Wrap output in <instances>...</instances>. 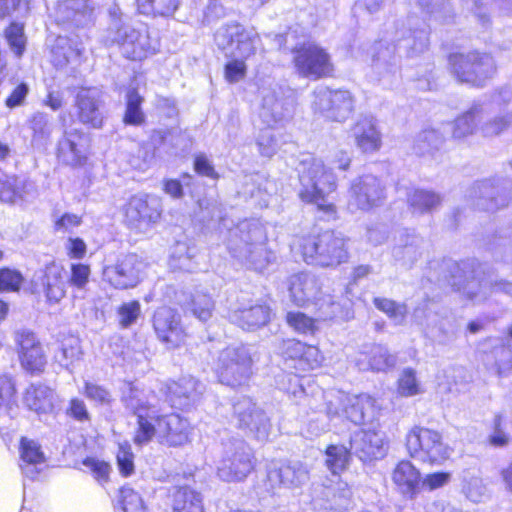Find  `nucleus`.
Listing matches in <instances>:
<instances>
[{
  "label": "nucleus",
  "mask_w": 512,
  "mask_h": 512,
  "mask_svg": "<svg viewBox=\"0 0 512 512\" xmlns=\"http://www.w3.org/2000/svg\"><path fill=\"white\" fill-rule=\"evenodd\" d=\"M155 395L129 384L124 391L123 401L137 417L134 443L142 446L156 437L159 443L168 446H182L189 441L190 424L179 414L158 415Z\"/></svg>",
  "instance_id": "f257e3e1"
},
{
  "label": "nucleus",
  "mask_w": 512,
  "mask_h": 512,
  "mask_svg": "<svg viewBox=\"0 0 512 512\" xmlns=\"http://www.w3.org/2000/svg\"><path fill=\"white\" fill-rule=\"evenodd\" d=\"M428 29L423 21L416 16H409L397 26L394 44L378 42L373 48L372 67L382 78L390 80L399 72V55L403 52L407 57H416L428 49Z\"/></svg>",
  "instance_id": "f03ea898"
},
{
  "label": "nucleus",
  "mask_w": 512,
  "mask_h": 512,
  "mask_svg": "<svg viewBox=\"0 0 512 512\" xmlns=\"http://www.w3.org/2000/svg\"><path fill=\"white\" fill-rule=\"evenodd\" d=\"M301 189L299 197L308 203H314L319 210L333 213L334 205L327 196L337 188V180L323 161L311 155H304L297 166Z\"/></svg>",
  "instance_id": "7ed1b4c3"
},
{
  "label": "nucleus",
  "mask_w": 512,
  "mask_h": 512,
  "mask_svg": "<svg viewBox=\"0 0 512 512\" xmlns=\"http://www.w3.org/2000/svg\"><path fill=\"white\" fill-rule=\"evenodd\" d=\"M266 240V232L260 223L244 221L231 231L228 248L234 257L261 271L273 257L266 247Z\"/></svg>",
  "instance_id": "20e7f679"
},
{
  "label": "nucleus",
  "mask_w": 512,
  "mask_h": 512,
  "mask_svg": "<svg viewBox=\"0 0 512 512\" xmlns=\"http://www.w3.org/2000/svg\"><path fill=\"white\" fill-rule=\"evenodd\" d=\"M106 42L117 45L125 58L135 61L143 60L158 50V41L151 38L147 28H136L121 17L112 20Z\"/></svg>",
  "instance_id": "39448f33"
},
{
  "label": "nucleus",
  "mask_w": 512,
  "mask_h": 512,
  "mask_svg": "<svg viewBox=\"0 0 512 512\" xmlns=\"http://www.w3.org/2000/svg\"><path fill=\"white\" fill-rule=\"evenodd\" d=\"M299 249L307 263L323 267L337 266L348 259L346 239L330 230L302 238Z\"/></svg>",
  "instance_id": "423d86ee"
},
{
  "label": "nucleus",
  "mask_w": 512,
  "mask_h": 512,
  "mask_svg": "<svg viewBox=\"0 0 512 512\" xmlns=\"http://www.w3.org/2000/svg\"><path fill=\"white\" fill-rule=\"evenodd\" d=\"M406 447L412 458L432 465L443 464L453 452L438 431L419 426L408 432Z\"/></svg>",
  "instance_id": "0eeeda50"
},
{
  "label": "nucleus",
  "mask_w": 512,
  "mask_h": 512,
  "mask_svg": "<svg viewBox=\"0 0 512 512\" xmlns=\"http://www.w3.org/2000/svg\"><path fill=\"white\" fill-rule=\"evenodd\" d=\"M449 63L456 78L472 86H483L495 71L493 57L488 53L471 51L467 54H452Z\"/></svg>",
  "instance_id": "6e6552de"
},
{
  "label": "nucleus",
  "mask_w": 512,
  "mask_h": 512,
  "mask_svg": "<svg viewBox=\"0 0 512 512\" xmlns=\"http://www.w3.org/2000/svg\"><path fill=\"white\" fill-rule=\"evenodd\" d=\"M222 445V454L217 464L218 476L227 482L245 479L253 469L251 448L240 439H230Z\"/></svg>",
  "instance_id": "1a4fd4ad"
},
{
  "label": "nucleus",
  "mask_w": 512,
  "mask_h": 512,
  "mask_svg": "<svg viewBox=\"0 0 512 512\" xmlns=\"http://www.w3.org/2000/svg\"><path fill=\"white\" fill-rule=\"evenodd\" d=\"M292 62L296 72L304 78L318 80L330 76L333 63L330 54L320 45L307 42L292 50Z\"/></svg>",
  "instance_id": "9d476101"
},
{
  "label": "nucleus",
  "mask_w": 512,
  "mask_h": 512,
  "mask_svg": "<svg viewBox=\"0 0 512 512\" xmlns=\"http://www.w3.org/2000/svg\"><path fill=\"white\" fill-rule=\"evenodd\" d=\"M217 375L221 383L238 387L246 384L252 375V359L244 347H228L218 358Z\"/></svg>",
  "instance_id": "9b49d317"
},
{
  "label": "nucleus",
  "mask_w": 512,
  "mask_h": 512,
  "mask_svg": "<svg viewBox=\"0 0 512 512\" xmlns=\"http://www.w3.org/2000/svg\"><path fill=\"white\" fill-rule=\"evenodd\" d=\"M354 98L348 90L317 87L313 92L312 109L315 114L332 120L345 121L352 113Z\"/></svg>",
  "instance_id": "f8f14e48"
},
{
  "label": "nucleus",
  "mask_w": 512,
  "mask_h": 512,
  "mask_svg": "<svg viewBox=\"0 0 512 512\" xmlns=\"http://www.w3.org/2000/svg\"><path fill=\"white\" fill-rule=\"evenodd\" d=\"M215 43L226 55L248 59L256 52L259 36L237 23L221 26L215 33Z\"/></svg>",
  "instance_id": "ddd939ff"
},
{
  "label": "nucleus",
  "mask_w": 512,
  "mask_h": 512,
  "mask_svg": "<svg viewBox=\"0 0 512 512\" xmlns=\"http://www.w3.org/2000/svg\"><path fill=\"white\" fill-rule=\"evenodd\" d=\"M289 116L290 111L284 107L283 102L276 99L273 95L263 98L259 117L267 127L262 129L257 137V145L261 155L272 157L277 152L279 141L272 128Z\"/></svg>",
  "instance_id": "4468645a"
},
{
  "label": "nucleus",
  "mask_w": 512,
  "mask_h": 512,
  "mask_svg": "<svg viewBox=\"0 0 512 512\" xmlns=\"http://www.w3.org/2000/svg\"><path fill=\"white\" fill-rule=\"evenodd\" d=\"M267 480L272 488L298 490L309 482L310 468L299 460L272 462L267 470Z\"/></svg>",
  "instance_id": "2eb2a0df"
},
{
  "label": "nucleus",
  "mask_w": 512,
  "mask_h": 512,
  "mask_svg": "<svg viewBox=\"0 0 512 512\" xmlns=\"http://www.w3.org/2000/svg\"><path fill=\"white\" fill-rule=\"evenodd\" d=\"M234 415L240 429L258 441L268 440L272 429L270 419L250 398H242L234 404Z\"/></svg>",
  "instance_id": "dca6fc26"
},
{
  "label": "nucleus",
  "mask_w": 512,
  "mask_h": 512,
  "mask_svg": "<svg viewBox=\"0 0 512 512\" xmlns=\"http://www.w3.org/2000/svg\"><path fill=\"white\" fill-rule=\"evenodd\" d=\"M143 268L144 263L136 254H127L104 267L103 279L116 289L134 288L141 280Z\"/></svg>",
  "instance_id": "f3484780"
},
{
  "label": "nucleus",
  "mask_w": 512,
  "mask_h": 512,
  "mask_svg": "<svg viewBox=\"0 0 512 512\" xmlns=\"http://www.w3.org/2000/svg\"><path fill=\"white\" fill-rule=\"evenodd\" d=\"M385 199V187L373 175H364L352 182L349 191L348 208L354 212L366 211L380 205Z\"/></svg>",
  "instance_id": "a211bd4d"
},
{
  "label": "nucleus",
  "mask_w": 512,
  "mask_h": 512,
  "mask_svg": "<svg viewBox=\"0 0 512 512\" xmlns=\"http://www.w3.org/2000/svg\"><path fill=\"white\" fill-rule=\"evenodd\" d=\"M153 328L158 339L168 348H176L185 342L186 330L177 310L162 306L153 316Z\"/></svg>",
  "instance_id": "6ab92c4d"
},
{
  "label": "nucleus",
  "mask_w": 512,
  "mask_h": 512,
  "mask_svg": "<svg viewBox=\"0 0 512 512\" xmlns=\"http://www.w3.org/2000/svg\"><path fill=\"white\" fill-rule=\"evenodd\" d=\"M474 267V261L462 262L458 268L463 271L466 283L463 285V291L472 300H482L488 295V292L497 293L504 292L512 296V283L504 281H496L493 278L478 279L479 270H470Z\"/></svg>",
  "instance_id": "aec40b11"
},
{
  "label": "nucleus",
  "mask_w": 512,
  "mask_h": 512,
  "mask_svg": "<svg viewBox=\"0 0 512 512\" xmlns=\"http://www.w3.org/2000/svg\"><path fill=\"white\" fill-rule=\"evenodd\" d=\"M160 215L155 201H148L146 196H133L126 205L127 224L140 232H146L151 224L158 221Z\"/></svg>",
  "instance_id": "412c9836"
},
{
  "label": "nucleus",
  "mask_w": 512,
  "mask_h": 512,
  "mask_svg": "<svg viewBox=\"0 0 512 512\" xmlns=\"http://www.w3.org/2000/svg\"><path fill=\"white\" fill-rule=\"evenodd\" d=\"M102 100L99 89L81 88L75 97V107L79 121L92 128H100L103 123Z\"/></svg>",
  "instance_id": "4be33fe9"
},
{
  "label": "nucleus",
  "mask_w": 512,
  "mask_h": 512,
  "mask_svg": "<svg viewBox=\"0 0 512 512\" xmlns=\"http://www.w3.org/2000/svg\"><path fill=\"white\" fill-rule=\"evenodd\" d=\"M477 193V206L490 212L507 207L511 199L510 185L507 181H482L477 185Z\"/></svg>",
  "instance_id": "5701e85b"
},
{
  "label": "nucleus",
  "mask_w": 512,
  "mask_h": 512,
  "mask_svg": "<svg viewBox=\"0 0 512 512\" xmlns=\"http://www.w3.org/2000/svg\"><path fill=\"white\" fill-rule=\"evenodd\" d=\"M57 157L69 166L82 165L86 159L84 133L76 128L65 130L57 145Z\"/></svg>",
  "instance_id": "b1692460"
},
{
  "label": "nucleus",
  "mask_w": 512,
  "mask_h": 512,
  "mask_svg": "<svg viewBox=\"0 0 512 512\" xmlns=\"http://www.w3.org/2000/svg\"><path fill=\"white\" fill-rule=\"evenodd\" d=\"M351 449L362 460L370 461L384 455V434L376 430L356 432L350 441Z\"/></svg>",
  "instance_id": "393cba45"
},
{
  "label": "nucleus",
  "mask_w": 512,
  "mask_h": 512,
  "mask_svg": "<svg viewBox=\"0 0 512 512\" xmlns=\"http://www.w3.org/2000/svg\"><path fill=\"white\" fill-rule=\"evenodd\" d=\"M41 285L50 302H59L66 295L68 273L64 266L55 261L46 264L41 277Z\"/></svg>",
  "instance_id": "a878e982"
},
{
  "label": "nucleus",
  "mask_w": 512,
  "mask_h": 512,
  "mask_svg": "<svg viewBox=\"0 0 512 512\" xmlns=\"http://www.w3.org/2000/svg\"><path fill=\"white\" fill-rule=\"evenodd\" d=\"M320 285L318 279L310 273L302 272L289 278V295L297 306H305L318 298Z\"/></svg>",
  "instance_id": "bb28decb"
},
{
  "label": "nucleus",
  "mask_w": 512,
  "mask_h": 512,
  "mask_svg": "<svg viewBox=\"0 0 512 512\" xmlns=\"http://www.w3.org/2000/svg\"><path fill=\"white\" fill-rule=\"evenodd\" d=\"M342 402V415L356 425L372 422L377 415L376 402L367 394L345 397Z\"/></svg>",
  "instance_id": "cd10ccee"
},
{
  "label": "nucleus",
  "mask_w": 512,
  "mask_h": 512,
  "mask_svg": "<svg viewBox=\"0 0 512 512\" xmlns=\"http://www.w3.org/2000/svg\"><path fill=\"white\" fill-rule=\"evenodd\" d=\"M272 317L271 308L263 303H255L234 310L232 321L244 330L253 331L266 326Z\"/></svg>",
  "instance_id": "c85d7f7f"
},
{
  "label": "nucleus",
  "mask_w": 512,
  "mask_h": 512,
  "mask_svg": "<svg viewBox=\"0 0 512 512\" xmlns=\"http://www.w3.org/2000/svg\"><path fill=\"white\" fill-rule=\"evenodd\" d=\"M201 388V383L195 378L183 377L167 385V397L172 406L184 408L199 398L202 393Z\"/></svg>",
  "instance_id": "c756f323"
},
{
  "label": "nucleus",
  "mask_w": 512,
  "mask_h": 512,
  "mask_svg": "<svg viewBox=\"0 0 512 512\" xmlns=\"http://www.w3.org/2000/svg\"><path fill=\"white\" fill-rule=\"evenodd\" d=\"M23 402L29 410L39 415L50 414L55 408L56 395L48 386L32 384L26 389Z\"/></svg>",
  "instance_id": "7c9ffc66"
},
{
  "label": "nucleus",
  "mask_w": 512,
  "mask_h": 512,
  "mask_svg": "<svg viewBox=\"0 0 512 512\" xmlns=\"http://www.w3.org/2000/svg\"><path fill=\"white\" fill-rule=\"evenodd\" d=\"M20 461L22 473L26 477L34 479L40 472L38 466L45 462L40 445L34 440L23 437L20 442Z\"/></svg>",
  "instance_id": "2f4dec72"
},
{
  "label": "nucleus",
  "mask_w": 512,
  "mask_h": 512,
  "mask_svg": "<svg viewBox=\"0 0 512 512\" xmlns=\"http://www.w3.org/2000/svg\"><path fill=\"white\" fill-rule=\"evenodd\" d=\"M15 392L12 378L7 375L0 376V429L8 428L11 420L17 415Z\"/></svg>",
  "instance_id": "473e14b6"
},
{
  "label": "nucleus",
  "mask_w": 512,
  "mask_h": 512,
  "mask_svg": "<svg viewBox=\"0 0 512 512\" xmlns=\"http://www.w3.org/2000/svg\"><path fill=\"white\" fill-rule=\"evenodd\" d=\"M460 490L463 496L473 502L481 503L489 497L487 484L477 470L467 469L460 474Z\"/></svg>",
  "instance_id": "72a5a7b5"
},
{
  "label": "nucleus",
  "mask_w": 512,
  "mask_h": 512,
  "mask_svg": "<svg viewBox=\"0 0 512 512\" xmlns=\"http://www.w3.org/2000/svg\"><path fill=\"white\" fill-rule=\"evenodd\" d=\"M486 106L484 102H475L466 112L457 117L453 123V138L463 139L472 135L486 111Z\"/></svg>",
  "instance_id": "f704fd0d"
},
{
  "label": "nucleus",
  "mask_w": 512,
  "mask_h": 512,
  "mask_svg": "<svg viewBox=\"0 0 512 512\" xmlns=\"http://www.w3.org/2000/svg\"><path fill=\"white\" fill-rule=\"evenodd\" d=\"M353 134L357 146L362 151L373 152L380 148L381 137L373 119L363 118L359 120L353 129Z\"/></svg>",
  "instance_id": "c9c22d12"
},
{
  "label": "nucleus",
  "mask_w": 512,
  "mask_h": 512,
  "mask_svg": "<svg viewBox=\"0 0 512 512\" xmlns=\"http://www.w3.org/2000/svg\"><path fill=\"white\" fill-rule=\"evenodd\" d=\"M407 201L414 214H424L433 211L442 201L441 196L430 190L411 189L407 193Z\"/></svg>",
  "instance_id": "e433bc0d"
},
{
  "label": "nucleus",
  "mask_w": 512,
  "mask_h": 512,
  "mask_svg": "<svg viewBox=\"0 0 512 512\" xmlns=\"http://www.w3.org/2000/svg\"><path fill=\"white\" fill-rule=\"evenodd\" d=\"M423 240L417 236L407 235L401 243L393 248V257L405 266H412L422 256Z\"/></svg>",
  "instance_id": "4c0bfd02"
},
{
  "label": "nucleus",
  "mask_w": 512,
  "mask_h": 512,
  "mask_svg": "<svg viewBox=\"0 0 512 512\" xmlns=\"http://www.w3.org/2000/svg\"><path fill=\"white\" fill-rule=\"evenodd\" d=\"M393 481L403 493H412L420 483V472L409 461H401L393 471Z\"/></svg>",
  "instance_id": "58836bf2"
},
{
  "label": "nucleus",
  "mask_w": 512,
  "mask_h": 512,
  "mask_svg": "<svg viewBox=\"0 0 512 512\" xmlns=\"http://www.w3.org/2000/svg\"><path fill=\"white\" fill-rule=\"evenodd\" d=\"M367 365L362 364V360H358L360 369H371L375 371H385L388 368L394 367L396 364V356L389 353L388 349L382 345L374 344L370 347Z\"/></svg>",
  "instance_id": "ea45409f"
},
{
  "label": "nucleus",
  "mask_w": 512,
  "mask_h": 512,
  "mask_svg": "<svg viewBox=\"0 0 512 512\" xmlns=\"http://www.w3.org/2000/svg\"><path fill=\"white\" fill-rule=\"evenodd\" d=\"M173 512H204L201 495L189 487H181L174 494Z\"/></svg>",
  "instance_id": "a19ab883"
},
{
  "label": "nucleus",
  "mask_w": 512,
  "mask_h": 512,
  "mask_svg": "<svg viewBox=\"0 0 512 512\" xmlns=\"http://www.w3.org/2000/svg\"><path fill=\"white\" fill-rule=\"evenodd\" d=\"M139 13L148 16L170 17L178 9L180 0H135Z\"/></svg>",
  "instance_id": "79ce46f5"
},
{
  "label": "nucleus",
  "mask_w": 512,
  "mask_h": 512,
  "mask_svg": "<svg viewBox=\"0 0 512 512\" xmlns=\"http://www.w3.org/2000/svg\"><path fill=\"white\" fill-rule=\"evenodd\" d=\"M196 256L195 247H189L186 243H177L170 259V266L174 269L193 272L198 267Z\"/></svg>",
  "instance_id": "37998d69"
},
{
  "label": "nucleus",
  "mask_w": 512,
  "mask_h": 512,
  "mask_svg": "<svg viewBox=\"0 0 512 512\" xmlns=\"http://www.w3.org/2000/svg\"><path fill=\"white\" fill-rule=\"evenodd\" d=\"M214 307L215 304L211 296L199 291L195 292L183 306L186 312H190L202 322L207 321L212 316Z\"/></svg>",
  "instance_id": "c03bdc74"
},
{
  "label": "nucleus",
  "mask_w": 512,
  "mask_h": 512,
  "mask_svg": "<svg viewBox=\"0 0 512 512\" xmlns=\"http://www.w3.org/2000/svg\"><path fill=\"white\" fill-rule=\"evenodd\" d=\"M144 98L139 92L131 88L126 93V109L123 121L127 125L140 126L145 122V114L142 110Z\"/></svg>",
  "instance_id": "a18cd8bd"
},
{
  "label": "nucleus",
  "mask_w": 512,
  "mask_h": 512,
  "mask_svg": "<svg viewBox=\"0 0 512 512\" xmlns=\"http://www.w3.org/2000/svg\"><path fill=\"white\" fill-rule=\"evenodd\" d=\"M417 4L430 17L440 22H448L454 16L450 0H417Z\"/></svg>",
  "instance_id": "49530a36"
},
{
  "label": "nucleus",
  "mask_w": 512,
  "mask_h": 512,
  "mask_svg": "<svg viewBox=\"0 0 512 512\" xmlns=\"http://www.w3.org/2000/svg\"><path fill=\"white\" fill-rule=\"evenodd\" d=\"M82 355L80 341L71 337L63 341L61 348L55 354L56 360L65 368H69L75 362L79 361Z\"/></svg>",
  "instance_id": "de8ad7c7"
},
{
  "label": "nucleus",
  "mask_w": 512,
  "mask_h": 512,
  "mask_svg": "<svg viewBox=\"0 0 512 512\" xmlns=\"http://www.w3.org/2000/svg\"><path fill=\"white\" fill-rule=\"evenodd\" d=\"M350 453L343 445H330L326 449V466L333 473L343 471L349 462Z\"/></svg>",
  "instance_id": "09e8293b"
},
{
  "label": "nucleus",
  "mask_w": 512,
  "mask_h": 512,
  "mask_svg": "<svg viewBox=\"0 0 512 512\" xmlns=\"http://www.w3.org/2000/svg\"><path fill=\"white\" fill-rule=\"evenodd\" d=\"M30 128L33 131L32 143L44 145L52 132L49 116L43 112L35 113L30 120Z\"/></svg>",
  "instance_id": "8fccbe9b"
},
{
  "label": "nucleus",
  "mask_w": 512,
  "mask_h": 512,
  "mask_svg": "<svg viewBox=\"0 0 512 512\" xmlns=\"http://www.w3.org/2000/svg\"><path fill=\"white\" fill-rule=\"evenodd\" d=\"M22 181L14 175L0 177V202L14 203L21 198Z\"/></svg>",
  "instance_id": "3c124183"
},
{
  "label": "nucleus",
  "mask_w": 512,
  "mask_h": 512,
  "mask_svg": "<svg viewBox=\"0 0 512 512\" xmlns=\"http://www.w3.org/2000/svg\"><path fill=\"white\" fill-rule=\"evenodd\" d=\"M511 440L508 430V422L502 414H497L493 418L492 431L489 434L488 442L494 447H506Z\"/></svg>",
  "instance_id": "603ef678"
},
{
  "label": "nucleus",
  "mask_w": 512,
  "mask_h": 512,
  "mask_svg": "<svg viewBox=\"0 0 512 512\" xmlns=\"http://www.w3.org/2000/svg\"><path fill=\"white\" fill-rule=\"evenodd\" d=\"M4 36L10 49L17 57H21L25 51L26 37L23 24L13 22L4 31Z\"/></svg>",
  "instance_id": "864d4df0"
},
{
  "label": "nucleus",
  "mask_w": 512,
  "mask_h": 512,
  "mask_svg": "<svg viewBox=\"0 0 512 512\" xmlns=\"http://www.w3.org/2000/svg\"><path fill=\"white\" fill-rule=\"evenodd\" d=\"M119 502L122 512H148L141 495L131 487L120 489Z\"/></svg>",
  "instance_id": "5fc2aeb1"
},
{
  "label": "nucleus",
  "mask_w": 512,
  "mask_h": 512,
  "mask_svg": "<svg viewBox=\"0 0 512 512\" xmlns=\"http://www.w3.org/2000/svg\"><path fill=\"white\" fill-rule=\"evenodd\" d=\"M375 306L391 318L395 324L401 325L404 323L407 315V307L405 304L397 303L387 298H375Z\"/></svg>",
  "instance_id": "6e6d98bb"
},
{
  "label": "nucleus",
  "mask_w": 512,
  "mask_h": 512,
  "mask_svg": "<svg viewBox=\"0 0 512 512\" xmlns=\"http://www.w3.org/2000/svg\"><path fill=\"white\" fill-rule=\"evenodd\" d=\"M19 358L22 367L31 373L43 371L47 363L46 355L42 346L22 352V354L19 355Z\"/></svg>",
  "instance_id": "4d7b16f0"
},
{
  "label": "nucleus",
  "mask_w": 512,
  "mask_h": 512,
  "mask_svg": "<svg viewBox=\"0 0 512 512\" xmlns=\"http://www.w3.org/2000/svg\"><path fill=\"white\" fill-rule=\"evenodd\" d=\"M286 321L295 332L300 334L313 335L317 330L315 320L302 312H288Z\"/></svg>",
  "instance_id": "13d9d810"
},
{
  "label": "nucleus",
  "mask_w": 512,
  "mask_h": 512,
  "mask_svg": "<svg viewBox=\"0 0 512 512\" xmlns=\"http://www.w3.org/2000/svg\"><path fill=\"white\" fill-rule=\"evenodd\" d=\"M511 125L512 111L488 120L480 127V131L484 137H494L506 131Z\"/></svg>",
  "instance_id": "bf43d9fd"
},
{
  "label": "nucleus",
  "mask_w": 512,
  "mask_h": 512,
  "mask_svg": "<svg viewBox=\"0 0 512 512\" xmlns=\"http://www.w3.org/2000/svg\"><path fill=\"white\" fill-rule=\"evenodd\" d=\"M443 143L441 134L436 130H425L418 135L416 148L418 152L424 154L438 149Z\"/></svg>",
  "instance_id": "052dcab7"
},
{
  "label": "nucleus",
  "mask_w": 512,
  "mask_h": 512,
  "mask_svg": "<svg viewBox=\"0 0 512 512\" xmlns=\"http://www.w3.org/2000/svg\"><path fill=\"white\" fill-rule=\"evenodd\" d=\"M70 276L68 275V285L79 290L85 289L89 282L91 270L83 263H74L70 267Z\"/></svg>",
  "instance_id": "680f3d73"
},
{
  "label": "nucleus",
  "mask_w": 512,
  "mask_h": 512,
  "mask_svg": "<svg viewBox=\"0 0 512 512\" xmlns=\"http://www.w3.org/2000/svg\"><path fill=\"white\" fill-rule=\"evenodd\" d=\"M24 278L22 274L15 269H0V292H10L19 290Z\"/></svg>",
  "instance_id": "e2e57ef3"
},
{
  "label": "nucleus",
  "mask_w": 512,
  "mask_h": 512,
  "mask_svg": "<svg viewBox=\"0 0 512 512\" xmlns=\"http://www.w3.org/2000/svg\"><path fill=\"white\" fill-rule=\"evenodd\" d=\"M69 7L74 11L72 21L76 25H85L91 21L94 8L88 0H73Z\"/></svg>",
  "instance_id": "0e129e2a"
},
{
  "label": "nucleus",
  "mask_w": 512,
  "mask_h": 512,
  "mask_svg": "<svg viewBox=\"0 0 512 512\" xmlns=\"http://www.w3.org/2000/svg\"><path fill=\"white\" fill-rule=\"evenodd\" d=\"M303 350L296 368L305 371L319 367L323 359L319 349L315 346L305 344V349Z\"/></svg>",
  "instance_id": "69168bd1"
},
{
  "label": "nucleus",
  "mask_w": 512,
  "mask_h": 512,
  "mask_svg": "<svg viewBox=\"0 0 512 512\" xmlns=\"http://www.w3.org/2000/svg\"><path fill=\"white\" fill-rule=\"evenodd\" d=\"M141 312V305L138 301H131L123 303L118 308L119 323L122 327H129L139 317Z\"/></svg>",
  "instance_id": "338daca9"
},
{
  "label": "nucleus",
  "mask_w": 512,
  "mask_h": 512,
  "mask_svg": "<svg viewBox=\"0 0 512 512\" xmlns=\"http://www.w3.org/2000/svg\"><path fill=\"white\" fill-rule=\"evenodd\" d=\"M398 391L403 396H413L420 392L415 372L412 369L403 371L398 381Z\"/></svg>",
  "instance_id": "774afa93"
}]
</instances>
